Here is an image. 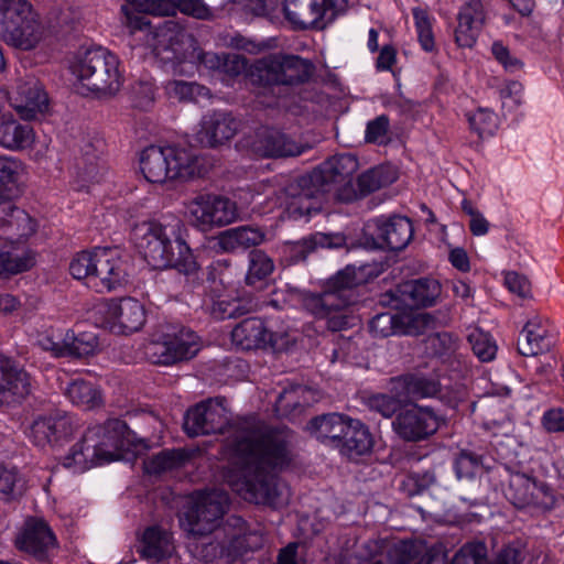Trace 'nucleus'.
Returning a JSON list of instances; mask_svg holds the SVG:
<instances>
[{"label":"nucleus","mask_w":564,"mask_h":564,"mask_svg":"<svg viewBox=\"0 0 564 564\" xmlns=\"http://www.w3.org/2000/svg\"><path fill=\"white\" fill-rule=\"evenodd\" d=\"M402 402H404V400L399 398L395 393H392V395L377 393L369 395L365 401L366 405L371 411L381 414L383 417H392L393 415H397Z\"/></svg>","instance_id":"3c124183"},{"label":"nucleus","mask_w":564,"mask_h":564,"mask_svg":"<svg viewBox=\"0 0 564 564\" xmlns=\"http://www.w3.org/2000/svg\"><path fill=\"white\" fill-rule=\"evenodd\" d=\"M482 465V456L471 452L462 451L455 460V470L458 478L473 477Z\"/></svg>","instance_id":"4d7b16f0"},{"label":"nucleus","mask_w":564,"mask_h":564,"mask_svg":"<svg viewBox=\"0 0 564 564\" xmlns=\"http://www.w3.org/2000/svg\"><path fill=\"white\" fill-rule=\"evenodd\" d=\"M313 402V391L305 386L295 384L284 389L275 401V411L280 416L295 419Z\"/></svg>","instance_id":"72a5a7b5"},{"label":"nucleus","mask_w":564,"mask_h":564,"mask_svg":"<svg viewBox=\"0 0 564 564\" xmlns=\"http://www.w3.org/2000/svg\"><path fill=\"white\" fill-rule=\"evenodd\" d=\"M65 395L74 405L83 410H93L102 403L100 390L84 379L70 381L65 389Z\"/></svg>","instance_id":"58836bf2"},{"label":"nucleus","mask_w":564,"mask_h":564,"mask_svg":"<svg viewBox=\"0 0 564 564\" xmlns=\"http://www.w3.org/2000/svg\"><path fill=\"white\" fill-rule=\"evenodd\" d=\"M167 158L170 181L186 182L202 173V160L192 149L167 145Z\"/></svg>","instance_id":"7c9ffc66"},{"label":"nucleus","mask_w":564,"mask_h":564,"mask_svg":"<svg viewBox=\"0 0 564 564\" xmlns=\"http://www.w3.org/2000/svg\"><path fill=\"white\" fill-rule=\"evenodd\" d=\"M121 7L122 23L132 32L150 24L143 13L174 15L177 10L196 19L213 18L210 9L202 0H126Z\"/></svg>","instance_id":"9d476101"},{"label":"nucleus","mask_w":564,"mask_h":564,"mask_svg":"<svg viewBox=\"0 0 564 564\" xmlns=\"http://www.w3.org/2000/svg\"><path fill=\"white\" fill-rule=\"evenodd\" d=\"M390 128L387 115H380L370 120L366 127L365 139L369 143L383 144Z\"/></svg>","instance_id":"052dcab7"},{"label":"nucleus","mask_w":564,"mask_h":564,"mask_svg":"<svg viewBox=\"0 0 564 564\" xmlns=\"http://www.w3.org/2000/svg\"><path fill=\"white\" fill-rule=\"evenodd\" d=\"M167 160V145L145 148L140 158V170L144 178L154 184H163L170 181Z\"/></svg>","instance_id":"473e14b6"},{"label":"nucleus","mask_w":564,"mask_h":564,"mask_svg":"<svg viewBox=\"0 0 564 564\" xmlns=\"http://www.w3.org/2000/svg\"><path fill=\"white\" fill-rule=\"evenodd\" d=\"M417 39L425 52H432L435 47L431 18L426 10L414 8L412 10Z\"/></svg>","instance_id":"603ef678"},{"label":"nucleus","mask_w":564,"mask_h":564,"mask_svg":"<svg viewBox=\"0 0 564 564\" xmlns=\"http://www.w3.org/2000/svg\"><path fill=\"white\" fill-rule=\"evenodd\" d=\"M256 307V303L248 297H230L228 295H220L213 301L209 312L216 319L238 318L250 312Z\"/></svg>","instance_id":"a19ab883"},{"label":"nucleus","mask_w":564,"mask_h":564,"mask_svg":"<svg viewBox=\"0 0 564 564\" xmlns=\"http://www.w3.org/2000/svg\"><path fill=\"white\" fill-rule=\"evenodd\" d=\"M119 58L106 48L94 47L78 54L69 69L87 90L99 95H116L122 85Z\"/></svg>","instance_id":"6e6552de"},{"label":"nucleus","mask_w":564,"mask_h":564,"mask_svg":"<svg viewBox=\"0 0 564 564\" xmlns=\"http://www.w3.org/2000/svg\"><path fill=\"white\" fill-rule=\"evenodd\" d=\"M228 508V496L220 490L198 494L194 506L185 513V528L194 536L212 538L196 550L206 563L224 558L232 563L249 551H256L263 544V534L260 530H250L241 517H229L221 525L215 523L224 516Z\"/></svg>","instance_id":"f03ea898"},{"label":"nucleus","mask_w":564,"mask_h":564,"mask_svg":"<svg viewBox=\"0 0 564 564\" xmlns=\"http://www.w3.org/2000/svg\"><path fill=\"white\" fill-rule=\"evenodd\" d=\"M403 295L408 296L411 306H430L440 295L441 286L433 279L409 281L401 286Z\"/></svg>","instance_id":"ea45409f"},{"label":"nucleus","mask_w":564,"mask_h":564,"mask_svg":"<svg viewBox=\"0 0 564 564\" xmlns=\"http://www.w3.org/2000/svg\"><path fill=\"white\" fill-rule=\"evenodd\" d=\"M36 230L35 220L11 203H0V237L10 241L26 239Z\"/></svg>","instance_id":"bb28decb"},{"label":"nucleus","mask_w":564,"mask_h":564,"mask_svg":"<svg viewBox=\"0 0 564 564\" xmlns=\"http://www.w3.org/2000/svg\"><path fill=\"white\" fill-rule=\"evenodd\" d=\"M491 52L495 58L509 72H516L520 69L521 62L511 56L510 51L500 42H495L491 46Z\"/></svg>","instance_id":"69168bd1"},{"label":"nucleus","mask_w":564,"mask_h":564,"mask_svg":"<svg viewBox=\"0 0 564 564\" xmlns=\"http://www.w3.org/2000/svg\"><path fill=\"white\" fill-rule=\"evenodd\" d=\"M21 492L22 485L18 471L0 465V495H2L3 499H15Z\"/></svg>","instance_id":"6e6d98bb"},{"label":"nucleus","mask_w":564,"mask_h":564,"mask_svg":"<svg viewBox=\"0 0 564 564\" xmlns=\"http://www.w3.org/2000/svg\"><path fill=\"white\" fill-rule=\"evenodd\" d=\"M34 264L29 251L17 246L0 249V275L9 276L29 270Z\"/></svg>","instance_id":"37998d69"},{"label":"nucleus","mask_w":564,"mask_h":564,"mask_svg":"<svg viewBox=\"0 0 564 564\" xmlns=\"http://www.w3.org/2000/svg\"><path fill=\"white\" fill-rule=\"evenodd\" d=\"M15 546L36 561L45 562L54 555L58 542L47 522L43 519L30 518L17 535Z\"/></svg>","instance_id":"dca6fc26"},{"label":"nucleus","mask_w":564,"mask_h":564,"mask_svg":"<svg viewBox=\"0 0 564 564\" xmlns=\"http://www.w3.org/2000/svg\"><path fill=\"white\" fill-rule=\"evenodd\" d=\"M231 343L238 349L253 350L276 347V336L260 318H246L231 330Z\"/></svg>","instance_id":"5701e85b"},{"label":"nucleus","mask_w":564,"mask_h":564,"mask_svg":"<svg viewBox=\"0 0 564 564\" xmlns=\"http://www.w3.org/2000/svg\"><path fill=\"white\" fill-rule=\"evenodd\" d=\"M467 120L479 138L492 135L498 126L497 116L488 108H478L475 112L468 113Z\"/></svg>","instance_id":"8fccbe9b"},{"label":"nucleus","mask_w":564,"mask_h":564,"mask_svg":"<svg viewBox=\"0 0 564 564\" xmlns=\"http://www.w3.org/2000/svg\"><path fill=\"white\" fill-rule=\"evenodd\" d=\"M425 544L419 541L401 540L387 550L388 564H410L424 552Z\"/></svg>","instance_id":"a18cd8bd"},{"label":"nucleus","mask_w":564,"mask_h":564,"mask_svg":"<svg viewBox=\"0 0 564 564\" xmlns=\"http://www.w3.org/2000/svg\"><path fill=\"white\" fill-rule=\"evenodd\" d=\"M468 340L471 345L474 354L481 361H491L497 352V345L491 339V336L479 329H475L468 335Z\"/></svg>","instance_id":"5fc2aeb1"},{"label":"nucleus","mask_w":564,"mask_h":564,"mask_svg":"<svg viewBox=\"0 0 564 564\" xmlns=\"http://www.w3.org/2000/svg\"><path fill=\"white\" fill-rule=\"evenodd\" d=\"M185 462V455L181 449H163L143 462L144 471L149 475H161L163 473L180 468Z\"/></svg>","instance_id":"c03bdc74"},{"label":"nucleus","mask_w":564,"mask_h":564,"mask_svg":"<svg viewBox=\"0 0 564 564\" xmlns=\"http://www.w3.org/2000/svg\"><path fill=\"white\" fill-rule=\"evenodd\" d=\"M359 167L357 158L350 153L332 156L312 173L296 177L283 188L285 213L289 218L311 217L322 209L325 195L333 184L351 178Z\"/></svg>","instance_id":"7ed1b4c3"},{"label":"nucleus","mask_w":564,"mask_h":564,"mask_svg":"<svg viewBox=\"0 0 564 564\" xmlns=\"http://www.w3.org/2000/svg\"><path fill=\"white\" fill-rule=\"evenodd\" d=\"M39 346L54 357H67L66 332L46 333L39 338Z\"/></svg>","instance_id":"bf43d9fd"},{"label":"nucleus","mask_w":564,"mask_h":564,"mask_svg":"<svg viewBox=\"0 0 564 564\" xmlns=\"http://www.w3.org/2000/svg\"><path fill=\"white\" fill-rule=\"evenodd\" d=\"M486 13L480 0H469L459 9L455 41L460 47H471L485 23Z\"/></svg>","instance_id":"a878e982"},{"label":"nucleus","mask_w":564,"mask_h":564,"mask_svg":"<svg viewBox=\"0 0 564 564\" xmlns=\"http://www.w3.org/2000/svg\"><path fill=\"white\" fill-rule=\"evenodd\" d=\"M346 0H284L285 19L295 29H324L344 11Z\"/></svg>","instance_id":"ddd939ff"},{"label":"nucleus","mask_w":564,"mask_h":564,"mask_svg":"<svg viewBox=\"0 0 564 564\" xmlns=\"http://www.w3.org/2000/svg\"><path fill=\"white\" fill-rule=\"evenodd\" d=\"M23 173L24 165L19 159L0 156V199L20 195Z\"/></svg>","instance_id":"f704fd0d"},{"label":"nucleus","mask_w":564,"mask_h":564,"mask_svg":"<svg viewBox=\"0 0 564 564\" xmlns=\"http://www.w3.org/2000/svg\"><path fill=\"white\" fill-rule=\"evenodd\" d=\"M351 420L339 413H328L312 419L307 429L322 443L338 448Z\"/></svg>","instance_id":"c756f323"},{"label":"nucleus","mask_w":564,"mask_h":564,"mask_svg":"<svg viewBox=\"0 0 564 564\" xmlns=\"http://www.w3.org/2000/svg\"><path fill=\"white\" fill-rule=\"evenodd\" d=\"M156 37L158 43L153 47L154 53L165 61H178L180 54L177 47H175L177 43L174 42V34L162 30L156 34Z\"/></svg>","instance_id":"e2e57ef3"},{"label":"nucleus","mask_w":564,"mask_h":564,"mask_svg":"<svg viewBox=\"0 0 564 564\" xmlns=\"http://www.w3.org/2000/svg\"><path fill=\"white\" fill-rule=\"evenodd\" d=\"M75 429L74 417L57 411L48 416H40L34 420L28 435L36 446L44 447L67 440Z\"/></svg>","instance_id":"6ab92c4d"},{"label":"nucleus","mask_w":564,"mask_h":564,"mask_svg":"<svg viewBox=\"0 0 564 564\" xmlns=\"http://www.w3.org/2000/svg\"><path fill=\"white\" fill-rule=\"evenodd\" d=\"M505 284L508 290L522 299L531 296V284L529 280L514 271L505 274Z\"/></svg>","instance_id":"0e129e2a"},{"label":"nucleus","mask_w":564,"mask_h":564,"mask_svg":"<svg viewBox=\"0 0 564 564\" xmlns=\"http://www.w3.org/2000/svg\"><path fill=\"white\" fill-rule=\"evenodd\" d=\"M364 268L347 265L329 278L321 292H306L302 295L303 307L319 319H326L332 332L349 326V317L345 310L354 302V288L365 282Z\"/></svg>","instance_id":"39448f33"},{"label":"nucleus","mask_w":564,"mask_h":564,"mask_svg":"<svg viewBox=\"0 0 564 564\" xmlns=\"http://www.w3.org/2000/svg\"><path fill=\"white\" fill-rule=\"evenodd\" d=\"M443 419L432 406L414 403L397 413L392 421V430L405 442H422L433 436L440 429Z\"/></svg>","instance_id":"2eb2a0df"},{"label":"nucleus","mask_w":564,"mask_h":564,"mask_svg":"<svg viewBox=\"0 0 564 564\" xmlns=\"http://www.w3.org/2000/svg\"><path fill=\"white\" fill-rule=\"evenodd\" d=\"M77 167L85 180L90 182L98 181L101 167L100 152L91 143H87L83 148V155L77 162Z\"/></svg>","instance_id":"864d4df0"},{"label":"nucleus","mask_w":564,"mask_h":564,"mask_svg":"<svg viewBox=\"0 0 564 564\" xmlns=\"http://www.w3.org/2000/svg\"><path fill=\"white\" fill-rule=\"evenodd\" d=\"M171 98L180 101H197L198 98H207L210 91L207 87L195 82L171 80L165 86Z\"/></svg>","instance_id":"09e8293b"},{"label":"nucleus","mask_w":564,"mask_h":564,"mask_svg":"<svg viewBox=\"0 0 564 564\" xmlns=\"http://www.w3.org/2000/svg\"><path fill=\"white\" fill-rule=\"evenodd\" d=\"M346 245V237L340 232H314L294 243V252L301 259L318 248L337 249Z\"/></svg>","instance_id":"79ce46f5"},{"label":"nucleus","mask_w":564,"mask_h":564,"mask_svg":"<svg viewBox=\"0 0 564 564\" xmlns=\"http://www.w3.org/2000/svg\"><path fill=\"white\" fill-rule=\"evenodd\" d=\"M251 148L254 153L267 158L297 156L303 152L302 148L286 134L268 127L256 131Z\"/></svg>","instance_id":"b1692460"},{"label":"nucleus","mask_w":564,"mask_h":564,"mask_svg":"<svg viewBox=\"0 0 564 564\" xmlns=\"http://www.w3.org/2000/svg\"><path fill=\"white\" fill-rule=\"evenodd\" d=\"M274 271L273 260L262 250L253 249L249 253V268L246 275L248 285L265 280Z\"/></svg>","instance_id":"49530a36"},{"label":"nucleus","mask_w":564,"mask_h":564,"mask_svg":"<svg viewBox=\"0 0 564 564\" xmlns=\"http://www.w3.org/2000/svg\"><path fill=\"white\" fill-rule=\"evenodd\" d=\"M462 210L469 216V230L474 236H485L490 228L489 221L468 199H463Z\"/></svg>","instance_id":"680f3d73"},{"label":"nucleus","mask_w":564,"mask_h":564,"mask_svg":"<svg viewBox=\"0 0 564 564\" xmlns=\"http://www.w3.org/2000/svg\"><path fill=\"white\" fill-rule=\"evenodd\" d=\"M411 317L406 314L384 312L369 321V332L375 338H387L409 333Z\"/></svg>","instance_id":"e433bc0d"},{"label":"nucleus","mask_w":564,"mask_h":564,"mask_svg":"<svg viewBox=\"0 0 564 564\" xmlns=\"http://www.w3.org/2000/svg\"><path fill=\"white\" fill-rule=\"evenodd\" d=\"M555 345L547 318L534 316L530 318L518 338V350L522 356H536L551 350Z\"/></svg>","instance_id":"4be33fe9"},{"label":"nucleus","mask_w":564,"mask_h":564,"mask_svg":"<svg viewBox=\"0 0 564 564\" xmlns=\"http://www.w3.org/2000/svg\"><path fill=\"white\" fill-rule=\"evenodd\" d=\"M364 236L366 245L373 249L401 251L413 238V225L405 216H381L366 224Z\"/></svg>","instance_id":"9b49d317"},{"label":"nucleus","mask_w":564,"mask_h":564,"mask_svg":"<svg viewBox=\"0 0 564 564\" xmlns=\"http://www.w3.org/2000/svg\"><path fill=\"white\" fill-rule=\"evenodd\" d=\"M441 392V383L434 377L422 373H406L391 379V393L404 402L434 398Z\"/></svg>","instance_id":"393cba45"},{"label":"nucleus","mask_w":564,"mask_h":564,"mask_svg":"<svg viewBox=\"0 0 564 564\" xmlns=\"http://www.w3.org/2000/svg\"><path fill=\"white\" fill-rule=\"evenodd\" d=\"M67 357L83 358L93 355L98 347V338L94 333L83 332L75 334L66 329Z\"/></svg>","instance_id":"de8ad7c7"},{"label":"nucleus","mask_w":564,"mask_h":564,"mask_svg":"<svg viewBox=\"0 0 564 564\" xmlns=\"http://www.w3.org/2000/svg\"><path fill=\"white\" fill-rule=\"evenodd\" d=\"M191 224L202 231L223 227L237 218L236 203L215 194H199L186 204Z\"/></svg>","instance_id":"f8f14e48"},{"label":"nucleus","mask_w":564,"mask_h":564,"mask_svg":"<svg viewBox=\"0 0 564 564\" xmlns=\"http://www.w3.org/2000/svg\"><path fill=\"white\" fill-rule=\"evenodd\" d=\"M315 73L314 64L293 54H270L257 61L252 67L253 80L271 86H297L307 83Z\"/></svg>","instance_id":"1a4fd4ad"},{"label":"nucleus","mask_w":564,"mask_h":564,"mask_svg":"<svg viewBox=\"0 0 564 564\" xmlns=\"http://www.w3.org/2000/svg\"><path fill=\"white\" fill-rule=\"evenodd\" d=\"M247 67V59L238 54H224L223 65L220 73L236 77L242 74Z\"/></svg>","instance_id":"774afa93"},{"label":"nucleus","mask_w":564,"mask_h":564,"mask_svg":"<svg viewBox=\"0 0 564 564\" xmlns=\"http://www.w3.org/2000/svg\"><path fill=\"white\" fill-rule=\"evenodd\" d=\"M69 272L77 280L98 293L111 292L121 288L128 278L127 264L116 248L96 247L74 256Z\"/></svg>","instance_id":"0eeeda50"},{"label":"nucleus","mask_w":564,"mask_h":564,"mask_svg":"<svg viewBox=\"0 0 564 564\" xmlns=\"http://www.w3.org/2000/svg\"><path fill=\"white\" fill-rule=\"evenodd\" d=\"M34 142L35 131L30 123L19 121L11 113L0 116V147L20 152L32 149Z\"/></svg>","instance_id":"cd10ccee"},{"label":"nucleus","mask_w":564,"mask_h":564,"mask_svg":"<svg viewBox=\"0 0 564 564\" xmlns=\"http://www.w3.org/2000/svg\"><path fill=\"white\" fill-rule=\"evenodd\" d=\"M10 100L20 118L26 121L40 119L50 109L47 94L34 77L20 79Z\"/></svg>","instance_id":"a211bd4d"},{"label":"nucleus","mask_w":564,"mask_h":564,"mask_svg":"<svg viewBox=\"0 0 564 564\" xmlns=\"http://www.w3.org/2000/svg\"><path fill=\"white\" fill-rule=\"evenodd\" d=\"M357 184L360 196H366L387 185L388 180L381 169H370L359 175Z\"/></svg>","instance_id":"13d9d810"},{"label":"nucleus","mask_w":564,"mask_h":564,"mask_svg":"<svg viewBox=\"0 0 564 564\" xmlns=\"http://www.w3.org/2000/svg\"><path fill=\"white\" fill-rule=\"evenodd\" d=\"M174 550L172 534L158 525H152L144 530L138 552L143 560L160 563L171 557Z\"/></svg>","instance_id":"c85d7f7f"},{"label":"nucleus","mask_w":564,"mask_h":564,"mask_svg":"<svg viewBox=\"0 0 564 564\" xmlns=\"http://www.w3.org/2000/svg\"><path fill=\"white\" fill-rule=\"evenodd\" d=\"M31 392V378L12 359L0 355V403L18 402Z\"/></svg>","instance_id":"412c9836"},{"label":"nucleus","mask_w":564,"mask_h":564,"mask_svg":"<svg viewBox=\"0 0 564 564\" xmlns=\"http://www.w3.org/2000/svg\"><path fill=\"white\" fill-rule=\"evenodd\" d=\"M265 239V232L259 227L239 226L220 232L217 246L224 252H237L259 246Z\"/></svg>","instance_id":"2f4dec72"},{"label":"nucleus","mask_w":564,"mask_h":564,"mask_svg":"<svg viewBox=\"0 0 564 564\" xmlns=\"http://www.w3.org/2000/svg\"><path fill=\"white\" fill-rule=\"evenodd\" d=\"M198 339L193 330L182 328L152 339L145 347V355L152 364L173 365L193 358L200 349Z\"/></svg>","instance_id":"4468645a"},{"label":"nucleus","mask_w":564,"mask_h":564,"mask_svg":"<svg viewBox=\"0 0 564 564\" xmlns=\"http://www.w3.org/2000/svg\"><path fill=\"white\" fill-rule=\"evenodd\" d=\"M240 129V120L228 111H213L200 121L197 140L204 147L216 148L231 140Z\"/></svg>","instance_id":"aec40b11"},{"label":"nucleus","mask_w":564,"mask_h":564,"mask_svg":"<svg viewBox=\"0 0 564 564\" xmlns=\"http://www.w3.org/2000/svg\"><path fill=\"white\" fill-rule=\"evenodd\" d=\"M112 314L120 328L126 334L138 332L145 322L143 305L132 297L122 299L119 304L112 308Z\"/></svg>","instance_id":"4c0bfd02"},{"label":"nucleus","mask_w":564,"mask_h":564,"mask_svg":"<svg viewBox=\"0 0 564 564\" xmlns=\"http://www.w3.org/2000/svg\"><path fill=\"white\" fill-rule=\"evenodd\" d=\"M372 446L373 440L368 427L352 419L338 448L349 457H358L368 454Z\"/></svg>","instance_id":"c9c22d12"},{"label":"nucleus","mask_w":564,"mask_h":564,"mask_svg":"<svg viewBox=\"0 0 564 564\" xmlns=\"http://www.w3.org/2000/svg\"><path fill=\"white\" fill-rule=\"evenodd\" d=\"M293 438L286 426H264L251 420L239 423L225 443L228 459L238 466L227 475L231 489L257 505H286L290 489L278 473L292 462Z\"/></svg>","instance_id":"f257e3e1"},{"label":"nucleus","mask_w":564,"mask_h":564,"mask_svg":"<svg viewBox=\"0 0 564 564\" xmlns=\"http://www.w3.org/2000/svg\"><path fill=\"white\" fill-rule=\"evenodd\" d=\"M129 429L124 421L110 419L89 426L63 458V466L75 474L119 458V451L128 442Z\"/></svg>","instance_id":"423d86ee"},{"label":"nucleus","mask_w":564,"mask_h":564,"mask_svg":"<svg viewBox=\"0 0 564 564\" xmlns=\"http://www.w3.org/2000/svg\"><path fill=\"white\" fill-rule=\"evenodd\" d=\"M181 220L175 217L144 221L133 227L131 239L153 269L175 268L186 275L194 274L198 268L188 246L181 239Z\"/></svg>","instance_id":"20e7f679"},{"label":"nucleus","mask_w":564,"mask_h":564,"mask_svg":"<svg viewBox=\"0 0 564 564\" xmlns=\"http://www.w3.org/2000/svg\"><path fill=\"white\" fill-rule=\"evenodd\" d=\"M541 423L550 433L564 432V409L556 408L545 411Z\"/></svg>","instance_id":"338daca9"},{"label":"nucleus","mask_w":564,"mask_h":564,"mask_svg":"<svg viewBox=\"0 0 564 564\" xmlns=\"http://www.w3.org/2000/svg\"><path fill=\"white\" fill-rule=\"evenodd\" d=\"M228 416L223 401L208 399L191 408L184 419V430L188 436L224 433Z\"/></svg>","instance_id":"f3484780"}]
</instances>
